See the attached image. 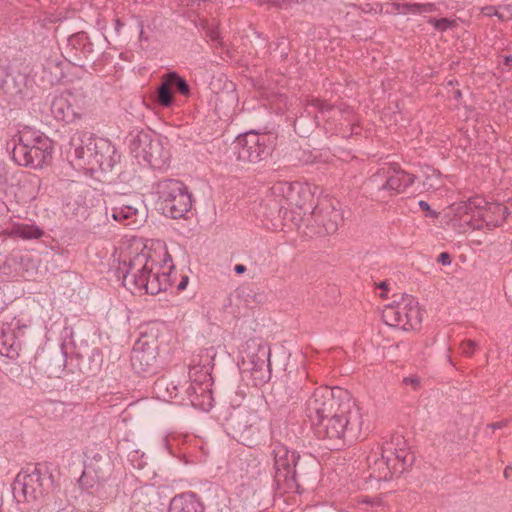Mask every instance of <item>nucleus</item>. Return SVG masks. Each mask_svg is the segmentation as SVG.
<instances>
[{
    "instance_id": "f257e3e1",
    "label": "nucleus",
    "mask_w": 512,
    "mask_h": 512,
    "mask_svg": "<svg viewBox=\"0 0 512 512\" xmlns=\"http://www.w3.org/2000/svg\"><path fill=\"white\" fill-rule=\"evenodd\" d=\"M162 273L154 271L156 261L149 250H142L128 260H123L118 268L123 285L132 293L156 295L170 285L169 271L173 269L172 258L165 247L162 248Z\"/></svg>"
},
{
    "instance_id": "f03ea898",
    "label": "nucleus",
    "mask_w": 512,
    "mask_h": 512,
    "mask_svg": "<svg viewBox=\"0 0 512 512\" xmlns=\"http://www.w3.org/2000/svg\"><path fill=\"white\" fill-rule=\"evenodd\" d=\"M71 146V163L85 173L111 170L119 159L115 147L104 138L75 134L71 138Z\"/></svg>"
},
{
    "instance_id": "7ed1b4c3",
    "label": "nucleus",
    "mask_w": 512,
    "mask_h": 512,
    "mask_svg": "<svg viewBox=\"0 0 512 512\" xmlns=\"http://www.w3.org/2000/svg\"><path fill=\"white\" fill-rule=\"evenodd\" d=\"M272 455L274 481L277 487L283 492L301 493L299 480L316 471L315 461L308 457H300L295 451L280 443L274 445Z\"/></svg>"
},
{
    "instance_id": "20e7f679",
    "label": "nucleus",
    "mask_w": 512,
    "mask_h": 512,
    "mask_svg": "<svg viewBox=\"0 0 512 512\" xmlns=\"http://www.w3.org/2000/svg\"><path fill=\"white\" fill-rule=\"evenodd\" d=\"M313 426L319 438L339 442L347 436L354 440L363 428L361 410L354 401L347 399L333 414Z\"/></svg>"
},
{
    "instance_id": "39448f33",
    "label": "nucleus",
    "mask_w": 512,
    "mask_h": 512,
    "mask_svg": "<svg viewBox=\"0 0 512 512\" xmlns=\"http://www.w3.org/2000/svg\"><path fill=\"white\" fill-rule=\"evenodd\" d=\"M14 140L12 158L20 166L43 167L52 157V141L42 132L26 126Z\"/></svg>"
},
{
    "instance_id": "423d86ee",
    "label": "nucleus",
    "mask_w": 512,
    "mask_h": 512,
    "mask_svg": "<svg viewBox=\"0 0 512 512\" xmlns=\"http://www.w3.org/2000/svg\"><path fill=\"white\" fill-rule=\"evenodd\" d=\"M216 350L213 346L201 350L199 360H193L190 367L189 376L191 384L187 388V394L192 406L204 411H209L213 407V396L210 390L211 374Z\"/></svg>"
},
{
    "instance_id": "0eeeda50",
    "label": "nucleus",
    "mask_w": 512,
    "mask_h": 512,
    "mask_svg": "<svg viewBox=\"0 0 512 512\" xmlns=\"http://www.w3.org/2000/svg\"><path fill=\"white\" fill-rule=\"evenodd\" d=\"M130 150L141 164L153 169L169 166L171 153L168 141L150 131L137 133L130 143Z\"/></svg>"
},
{
    "instance_id": "6e6552de",
    "label": "nucleus",
    "mask_w": 512,
    "mask_h": 512,
    "mask_svg": "<svg viewBox=\"0 0 512 512\" xmlns=\"http://www.w3.org/2000/svg\"><path fill=\"white\" fill-rule=\"evenodd\" d=\"M406 441L401 435L392 436L381 448V458H375L370 466L371 477L377 481H387L395 474H401L409 461Z\"/></svg>"
},
{
    "instance_id": "1a4fd4ad",
    "label": "nucleus",
    "mask_w": 512,
    "mask_h": 512,
    "mask_svg": "<svg viewBox=\"0 0 512 512\" xmlns=\"http://www.w3.org/2000/svg\"><path fill=\"white\" fill-rule=\"evenodd\" d=\"M157 205L166 217L180 219L191 209L192 199L188 188L176 179H164L156 185Z\"/></svg>"
},
{
    "instance_id": "9d476101",
    "label": "nucleus",
    "mask_w": 512,
    "mask_h": 512,
    "mask_svg": "<svg viewBox=\"0 0 512 512\" xmlns=\"http://www.w3.org/2000/svg\"><path fill=\"white\" fill-rule=\"evenodd\" d=\"M382 318L387 325L408 331L420 325L422 313L412 296L403 295L399 301L384 307Z\"/></svg>"
},
{
    "instance_id": "9b49d317",
    "label": "nucleus",
    "mask_w": 512,
    "mask_h": 512,
    "mask_svg": "<svg viewBox=\"0 0 512 512\" xmlns=\"http://www.w3.org/2000/svg\"><path fill=\"white\" fill-rule=\"evenodd\" d=\"M414 180L415 177L412 174L397 165H391L380 168L370 177L369 183L374 191L386 197L405 192Z\"/></svg>"
},
{
    "instance_id": "f8f14e48",
    "label": "nucleus",
    "mask_w": 512,
    "mask_h": 512,
    "mask_svg": "<svg viewBox=\"0 0 512 512\" xmlns=\"http://www.w3.org/2000/svg\"><path fill=\"white\" fill-rule=\"evenodd\" d=\"M88 100L80 91H64L55 95L51 102L54 118L65 123H74L85 115Z\"/></svg>"
},
{
    "instance_id": "ddd939ff",
    "label": "nucleus",
    "mask_w": 512,
    "mask_h": 512,
    "mask_svg": "<svg viewBox=\"0 0 512 512\" xmlns=\"http://www.w3.org/2000/svg\"><path fill=\"white\" fill-rule=\"evenodd\" d=\"M271 151V137L255 131L237 137L234 153L239 161L257 163L265 159Z\"/></svg>"
},
{
    "instance_id": "4468645a",
    "label": "nucleus",
    "mask_w": 512,
    "mask_h": 512,
    "mask_svg": "<svg viewBox=\"0 0 512 512\" xmlns=\"http://www.w3.org/2000/svg\"><path fill=\"white\" fill-rule=\"evenodd\" d=\"M45 480L47 477L43 476L36 467L21 470L12 484L15 500L17 502H32L40 499L44 495Z\"/></svg>"
},
{
    "instance_id": "2eb2a0df",
    "label": "nucleus",
    "mask_w": 512,
    "mask_h": 512,
    "mask_svg": "<svg viewBox=\"0 0 512 512\" xmlns=\"http://www.w3.org/2000/svg\"><path fill=\"white\" fill-rule=\"evenodd\" d=\"M269 357L270 350L265 345L253 342V351L243 358L242 375L253 386H261L270 379Z\"/></svg>"
},
{
    "instance_id": "dca6fc26",
    "label": "nucleus",
    "mask_w": 512,
    "mask_h": 512,
    "mask_svg": "<svg viewBox=\"0 0 512 512\" xmlns=\"http://www.w3.org/2000/svg\"><path fill=\"white\" fill-rule=\"evenodd\" d=\"M487 201L482 197H473L468 201L452 205L455 220L471 229H479L483 223L493 222L488 218Z\"/></svg>"
},
{
    "instance_id": "f3484780",
    "label": "nucleus",
    "mask_w": 512,
    "mask_h": 512,
    "mask_svg": "<svg viewBox=\"0 0 512 512\" xmlns=\"http://www.w3.org/2000/svg\"><path fill=\"white\" fill-rule=\"evenodd\" d=\"M342 404L335 394L334 390L321 386L314 390L306 404V414L312 425L323 421L335 412L337 406Z\"/></svg>"
},
{
    "instance_id": "a211bd4d",
    "label": "nucleus",
    "mask_w": 512,
    "mask_h": 512,
    "mask_svg": "<svg viewBox=\"0 0 512 512\" xmlns=\"http://www.w3.org/2000/svg\"><path fill=\"white\" fill-rule=\"evenodd\" d=\"M112 472V463L110 459L101 454H94L88 457L81 477L80 486L85 490H91L106 481Z\"/></svg>"
},
{
    "instance_id": "6ab92c4d",
    "label": "nucleus",
    "mask_w": 512,
    "mask_h": 512,
    "mask_svg": "<svg viewBox=\"0 0 512 512\" xmlns=\"http://www.w3.org/2000/svg\"><path fill=\"white\" fill-rule=\"evenodd\" d=\"M272 194L281 197L287 208L294 207L306 209L308 202L313 198L311 187L300 183H278L272 188Z\"/></svg>"
},
{
    "instance_id": "aec40b11",
    "label": "nucleus",
    "mask_w": 512,
    "mask_h": 512,
    "mask_svg": "<svg viewBox=\"0 0 512 512\" xmlns=\"http://www.w3.org/2000/svg\"><path fill=\"white\" fill-rule=\"evenodd\" d=\"M158 354L156 341H148L145 337L138 339L131 352V366L138 373L151 372Z\"/></svg>"
},
{
    "instance_id": "412c9836",
    "label": "nucleus",
    "mask_w": 512,
    "mask_h": 512,
    "mask_svg": "<svg viewBox=\"0 0 512 512\" xmlns=\"http://www.w3.org/2000/svg\"><path fill=\"white\" fill-rule=\"evenodd\" d=\"M311 217L319 227L317 233L320 235L335 233L342 221L340 211L328 200L316 206L311 212Z\"/></svg>"
},
{
    "instance_id": "4be33fe9",
    "label": "nucleus",
    "mask_w": 512,
    "mask_h": 512,
    "mask_svg": "<svg viewBox=\"0 0 512 512\" xmlns=\"http://www.w3.org/2000/svg\"><path fill=\"white\" fill-rule=\"evenodd\" d=\"M106 214L117 222H125L130 225L138 213L135 201L123 195L109 196L106 201Z\"/></svg>"
},
{
    "instance_id": "5701e85b",
    "label": "nucleus",
    "mask_w": 512,
    "mask_h": 512,
    "mask_svg": "<svg viewBox=\"0 0 512 512\" xmlns=\"http://www.w3.org/2000/svg\"><path fill=\"white\" fill-rule=\"evenodd\" d=\"M287 206L281 197L273 195V198L267 199L263 206L264 225L270 230L283 229L286 225L285 216Z\"/></svg>"
},
{
    "instance_id": "b1692460",
    "label": "nucleus",
    "mask_w": 512,
    "mask_h": 512,
    "mask_svg": "<svg viewBox=\"0 0 512 512\" xmlns=\"http://www.w3.org/2000/svg\"><path fill=\"white\" fill-rule=\"evenodd\" d=\"M202 503L194 493H183L172 498L168 512H203Z\"/></svg>"
},
{
    "instance_id": "393cba45",
    "label": "nucleus",
    "mask_w": 512,
    "mask_h": 512,
    "mask_svg": "<svg viewBox=\"0 0 512 512\" xmlns=\"http://www.w3.org/2000/svg\"><path fill=\"white\" fill-rule=\"evenodd\" d=\"M7 236L11 238H21L23 240L39 239L43 231L34 224L15 223L5 230Z\"/></svg>"
},
{
    "instance_id": "a878e982",
    "label": "nucleus",
    "mask_w": 512,
    "mask_h": 512,
    "mask_svg": "<svg viewBox=\"0 0 512 512\" xmlns=\"http://www.w3.org/2000/svg\"><path fill=\"white\" fill-rule=\"evenodd\" d=\"M154 391L158 398L168 401L178 395L177 386L166 378L158 379L154 384Z\"/></svg>"
},
{
    "instance_id": "bb28decb",
    "label": "nucleus",
    "mask_w": 512,
    "mask_h": 512,
    "mask_svg": "<svg viewBox=\"0 0 512 512\" xmlns=\"http://www.w3.org/2000/svg\"><path fill=\"white\" fill-rule=\"evenodd\" d=\"M486 209L488 210V218L493 221L486 223V225L498 226L508 216V209L502 204H493L487 202Z\"/></svg>"
},
{
    "instance_id": "cd10ccee",
    "label": "nucleus",
    "mask_w": 512,
    "mask_h": 512,
    "mask_svg": "<svg viewBox=\"0 0 512 512\" xmlns=\"http://www.w3.org/2000/svg\"><path fill=\"white\" fill-rule=\"evenodd\" d=\"M15 264H21L25 273L27 274L26 276L30 277V276H33L34 273H35V270H36V266L33 262V260L28 257V256H12V257H9L4 265H3V270L6 268V267H10L12 265H15Z\"/></svg>"
},
{
    "instance_id": "c85d7f7f",
    "label": "nucleus",
    "mask_w": 512,
    "mask_h": 512,
    "mask_svg": "<svg viewBox=\"0 0 512 512\" xmlns=\"http://www.w3.org/2000/svg\"><path fill=\"white\" fill-rule=\"evenodd\" d=\"M157 99L160 105L168 107L172 104L173 98L171 94L170 80L167 79L166 75L162 78V83L158 88Z\"/></svg>"
},
{
    "instance_id": "c756f323",
    "label": "nucleus",
    "mask_w": 512,
    "mask_h": 512,
    "mask_svg": "<svg viewBox=\"0 0 512 512\" xmlns=\"http://www.w3.org/2000/svg\"><path fill=\"white\" fill-rule=\"evenodd\" d=\"M166 77L170 80L171 87H175L184 96L189 95V85L182 77L178 76L175 72L166 74Z\"/></svg>"
},
{
    "instance_id": "7c9ffc66",
    "label": "nucleus",
    "mask_w": 512,
    "mask_h": 512,
    "mask_svg": "<svg viewBox=\"0 0 512 512\" xmlns=\"http://www.w3.org/2000/svg\"><path fill=\"white\" fill-rule=\"evenodd\" d=\"M310 106L316 108L319 111L320 115L315 116L317 120H324L326 112L332 111L334 115L340 112L338 109L332 108L329 104L319 99H313L310 103Z\"/></svg>"
},
{
    "instance_id": "2f4dec72",
    "label": "nucleus",
    "mask_w": 512,
    "mask_h": 512,
    "mask_svg": "<svg viewBox=\"0 0 512 512\" xmlns=\"http://www.w3.org/2000/svg\"><path fill=\"white\" fill-rule=\"evenodd\" d=\"M132 500L137 510L145 509L147 505L151 504L148 494L142 488L134 491L132 494Z\"/></svg>"
},
{
    "instance_id": "473e14b6",
    "label": "nucleus",
    "mask_w": 512,
    "mask_h": 512,
    "mask_svg": "<svg viewBox=\"0 0 512 512\" xmlns=\"http://www.w3.org/2000/svg\"><path fill=\"white\" fill-rule=\"evenodd\" d=\"M0 352L9 358H14L18 355V348L15 346V343L8 344L5 336H3Z\"/></svg>"
},
{
    "instance_id": "72a5a7b5",
    "label": "nucleus",
    "mask_w": 512,
    "mask_h": 512,
    "mask_svg": "<svg viewBox=\"0 0 512 512\" xmlns=\"http://www.w3.org/2000/svg\"><path fill=\"white\" fill-rule=\"evenodd\" d=\"M499 10H504L507 12V18H510L512 17V8L508 5V6H504V7H499L498 9L494 8V7H486L484 8V12L486 15H495V16H498L499 18L501 19H504L505 16L503 13H500Z\"/></svg>"
},
{
    "instance_id": "f704fd0d",
    "label": "nucleus",
    "mask_w": 512,
    "mask_h": 512,
    "mask_svg": "<svg viewBox=\"0 0 512 512\" xmlns=\"http://www.w3.org/2000/svg\"><path fill=\"white\" fill-rule=\"evenodd\" d=\"M245 421H244V427L245 428H253L259 424L261 421V417L257 411L249 412L246 411Z\"/></svg>"
},
{
    "instance_id": "c9c22d12",
    "label": "nucleus",
    "mask_w": 512,
    "mask_h": 512,
    "mask_svg": "<svg viewBox=\"0 0 512 512\" xmlns=\"http://www.w3.org/2000/svg\"><path fill=\"white\" fill-rule=\"evenodd\" d=\"M423 185L426 189H438L441 185L438 174L433 173L431 176H427Z\"/></svg>"
},
{
    "instance_id": "e433bc0d",
    "label": "nucleus",
    "mask_w": 512,
    "mask_h": 512,
    "mask_svg": "<svg viewBox=\"0 0 512 512\" xmlns=\"http://www.w3.org/2000/svg\"><path fill=\"white\" fill-rule=\"evenodd\" d=\"M462 354L466 356H472L477 348V343L473 340H465L461 343Z\"/></svg>"
},
{
    "instance_id": "4c0bfd02",
    "label": "nucleus",
    "mask_w": 512,
    "mask_h": 512,
    "mask_svg": "<svg viewBox=\"0 0 512 512\" xmlns=\"http://www.w3.org/2000/svg\"><path fill=\"white\" fill-rule=\"evenodd\" d=\"M429 23L434 26L435 29L439 31H445L451 24L452 21L448 18H441V19H430Z\"/></svg>"
},
{
    "instance_id": "58836bf2",
    "label": "nucleus",
    "mask_w": 512,
    "mask_h": 512,
    "mask_svg": "<svg viewBox=\"0 0 512 512\" xmlns=\"http://www.w3.org/2000/svg\"><path fill=\"white\" fill-rule=\"evenodd\" d=\"M74 204L69 201L67 203V207H71L73 212L75 213H78V211L81 209V208H84L86 202H85V197L82 195V193H80L79 195H77L76 199H74Z\"/></svg>"
},
{
    "instance_id": "ea45409f",
    "label": "nucleus",
    "mask_w": 512,
    "mask_h": 512,
    "mask_svg": "<svg viewBox=\"0 0 512 512\" xmlns=\"http://www.w3.org/2000/svg\"><path fill=\"white\" fill-rule=\"evenodd\" d=\"M405 385L411 386L413 390H417L420 387V378L416 375H411L403 379Z\"/></svg>"
},
{
    "instance_id": "a19ab883",
    "label": "nucleus",
    "mask_w": 512,
    "mask_h": 512,
    "mask_svg": "<svg viewBox=\"0 0 512 512\" xmlns=\"http://www.w3.org/2000/svg\"><path fill=\"white\" fill-rule=\"evenodd\" d=\"M436 10V6L433 3H421L420 14L432 13Z\"/></svg>"
},
{
    "instance_id": "79ce46f5",
    "label": "nucleus",
    "mask_w": 512,
    "mask_h": 512,
    "mask_svg": "<svg viewBox=\"0 0 512 512\" xmlns=\"http://www.w3.org/2000/svg\"><path fill=\"white\" fill-rule=\"evenodd\" d=\"M438 262H440L442 265H450L451 264V258L450 255L447 252H442L438 256Z\"/></svg>"
},
{
    "instance_id": "37998d69",
    "label": "nucleus",
    "mask_w": 512,
    "mask_h": 512,
    "mask_svg": "<svg viewBox=\"0 0 512 512\" xmlns=\"http://www.w3.org/2000/svg\"><path fill=\"white\" fill-rule=\"evenodd\" d=\"M406 7L409 9L411 13L420 14L421 3L407 4Z\"/></svg>"
},
{
    "instance_id": "c03bdc74",
    "label": "nucleus",
    "mask_w": 512,
    "mask_h": 512,
    "mask_svg": "<svg viewBox=\"0 0 512 512\" xmlns=\"http://www.w3.org/2000/svg\"><path fill=\"white\" fill-rule=\"evenodd\" d=\"M234 271L237 273V274H242L246 271V267L242 264H237L235 265L234 267Z\"/></svg>"
},
{
    "instance_id": "a18cd8bd",
    "label": "nucleus",
    "mask_w": 512,
    "mask_h": 512,
    "mask_svg": "<svg viewBox=\"0 0 512 512\" xmlns=\"http://www.w3.org/2000/svg\"><path fill=\"white\" fill-rule=\"evenodd\" d=\"M187 283H188V277H183L182 280L180 281V283L178 284V289L184 290L187 286Z\"/></svg>"
},
{
    "instance_id": "49530a36",
    "label": "nucleus",
    "mask_w": 512,
    "mask_h": 512,
    "mask_svg": "<svg viewBox=\"0 0 512 512\" xmlns=\"http://www.w3.org/2000/svg\"><path fill=\"white\" fill-rule=\"evenodd\" d=\"M505 425H506L505 421H499V422L491 424L490 426L492 429L496 430V429H500V428L504 427Z\"/></svg>"
},
{
    "instance_id": "de8ad7c7",
    "label": "nucleus",
    "mask_w": 512,
    "mask_h": 512,
    "mask_svg": "<svg viewBox=\"0 0 512 512\" xmlns=\"http://www.w3.org/2000/svg\"><path fill=\"white\" fill-rule=\"evenodd\" d=\"M114 24H115V31L117 34H119L121 31V28L123 27V23L120 21V19H116Z\"/></svg>"
},
{
    "instance_id": "09e8293b",
    "label": "nucleus",
    "mask_w": 512,
    "mask_h": 512,
    "mask_svg": "<svg viewBox=\"0 0 512 512\" xmlns=\"http://www.w3.org/2000/svg\"><path fill=\"white\" fill-rule=\"evenodd\" d=\"M419 206L424 211H429V212L431 211L430 206H429V204L426 201L421 200L419 202Z\"/></svg>"
},
{
    "instance_id": "8fccbe9b",
    "label": "nucleus",
    "mask_w": 512,
    "mask_h": 512,
    "mask_svg": "<svg viewBox=\"0 0 512 512\" xmlns=\"http://www.w3.org/2000/svg\"><path fill=\"white\" fill-rule=\"evenodd\" d=\"M512 474V466L509 465L504 469V477L508 478Z\"/></svg>"
},
{
    "instance_id": "3c124183",
    "label": "nucleus",
    "mask_w": 512,
    "mask_h": 512,
    "mask_svg": "<svg viewBox=\"0 0 512 512\" xmlns=\"http://www.w3.org/2000/svg\"><path fill=\"white\" fill-rule=\"evenodd\" d=\"M387 282L383 281L378 284V288L382 289L383 291L387 290Z\"/></svg>"
},
{
    "instance_id": "603ef678",
    "label": "nucleus",
    "mask_w": 512,
    "mask_h": 512,
    "mask_svg": "<svg viewBox=\"0 0 512 512\" xmlns=\"http://www.w3.org/2000/svg\"><path fill=\"white\" fill-rule=\"evenodd\" d=\"M211 38H212V40L216 41V40L218 39V34H217V32H212V33H211Z\"/></svg>"
},
{
    "instance_id": "864d4df0",
    "label": "nucleus",
    "mask_w": 512,
    "mask_h": 512,
    "mask_svg": "<svg viewBox=\"0 0 512 512\" xmlns=\"http://www.w3.org/2000/svg\"><path fill=\"white\" fill-rule=\"evenodd\" d=\"M505 61H506V63H509L510 61H512V57L507 56V57L505 58Z\"/></svg>"
},
{
    "instance_id": "5fc2aeb1",
    "label": "nucleus",
    "mask_w": 512,
    "mask_h": 512,
    "mask_svg": "<svg viewBox=\"0 0 512 512\" xmlns=\"http://www.w3.org/2000/svg\"><path fill=\"white\" fill-rule=\"evenodd\" d=\"M461 95L460 91L456 92V97H459Z\"/></svg>"
}]
</instances>
